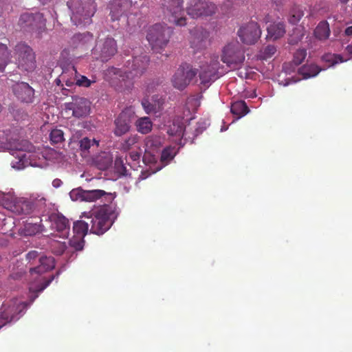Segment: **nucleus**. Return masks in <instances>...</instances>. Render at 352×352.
<instances>
[{"instance_id": "1", "label": "nucleus", "mask_w": 352, "mask_h": 352, "mask_svg": "<svg viewBox=\"0 0 352 352\" xmlns=\"http://www.w3.org/2000/svg\"><path fill=\"white\" fill-rule=\"evenodd\" d=\"M24 133L21 127L13 126L5 131H0V141L7 146L8 149L16 151L18 161L12 162V167L21 169L28 165H32L30 161L32 144L23 138Z\"/></svg>"}, {"instance_id": "2", "label": "nucleus", "mask_w": 352, "mask_h": 352, "mask_svg": "<svg viewBox=\"0 0 352 352\" xmlns=\"http://www.w3.org/2000/svg\"><path fill=\"white\" fill-rule=\"evenodd\" d=\"M46 198L38 194H32L30 199L24 198L13 199L10 195L0 196V205L16 214H29L34 211L45 212Z\"/></svg>"}, {"instance_id": "3", "label": "nucleus", "mask_w": 352, "mask_h": 352, "mask_svg": "<svg viewBox=\"0 0 352 352\" xmlns=\"http://www.w3.org/2000/svg\"><path fill=\"white\" fill-rule=\"evenodd\" d=\"M148 62L149 58L146 55L135 56L131 60L126 61L124 71L114 69V73L124 82L126 87H130L133 85V80L140 77L146 71Z\"/></svg>"}, {"instance_id": "4", "label": "nucleus", "mask_w": 352, "mask_h": 352, "mask_svg": "<svg viewBox=\"0 0 352 352\" xmlns=\"http://www.w3.org/2000/svg\"><path fill=\"white\" fill-rule=\"evenodd\" d=\"M115 218L114 208L111 205H103L88 217L91 225L90 232L97 235L103 234L111 227Z\"/></svg>"}, {"instance_id": "5", "label": "nucleus", "mask_w": 352, "mask_h": 352, "mask_svg": "<svg viewBox=\"0 0 352 352\" xmlns=\"http://www.w3.org/2000/svg\"><path fill=\"white\" fill-rule=\"evenodd\" d=\"M55 267L54 259L52 256H47L41 254L38 258V265L30 270V276L32 279L38 282V284L35 287L31 285L30 289L34 292H41L43 291L54 280V276H51L46 279L41 276V274L52 270Z\"/></svg>"}, {"instance_id": "6", "label": "nucleus", "mask_w": 352, "mask_h": 352, "mask_svg": "<svg viewBox=\"0 0 352 352\" xmlns=\"http://www.w3.org/2000/svg\"><path fill=\"white\" fill-rule=\"evenodd\" d=\"M173 30L166 25L156 23L147 32L146 39L153 50L164 48L169 42Z\"/></svg>"}, {"instance_id": "7", "label": "nucleus", "mask_w": 352, "mask_h": 352, "mask_svg": "<svg viewBox=\"0 0 352 352\" xmlns=\"http://www.w3.org/2000/svg\"><path fill=\"white\" fill-rule=\"evenodd\" d=\"M67 4L73 12L71 19L75 22L76 25H85L91 23V19L95 12V7L92 3L85 1L79 3L74 0H72Z\"/></svg>"}, {"instance_id": "8", "label": "nucleus", "mask_w": 352, "mask_h": 352, "mask_svg": "<svg viewBox=\"0 0 352 352\" xmlns=\"http://www.w3.org/2000/svg\"><path fill=\"white\" fill-rule=\"evenodd\" d=\"M19 25L24 31L39 36L46 30V19L41 12H25L21 15Z\"/></svg>"}, {"instance_id": "9", "label": "nucleus", "mask_w": 352, "mask_h": 352, "mask_svg": "<svg viewBox=\"0 0 352 352\" xmlns=\"http://www.w3.org/2000/svg\"><path fill=\"white\" fill-rule=\"evenodd\" d=\"M244 50L237 41H232L222 49L221 60L228 67H237L245 60Z\"/></svg>"}, {"instance_id": "10", "label": "nucleus", "mask_w": 352, "mask_h": 352, "mask_svg": "<svg viewBox=\"0 0 352 352\" xmlns=\"http://www.w3.org/2000/svg\"><path fill=\"white\" fill-rule=\"evenodd\" d=\"M182 3L183 0H162L164 14L169 23L177 26L186 25V19L183 16Z\"/></svg>"}, {"instance_id": "11", "label": "nucleus", "mask_w": 352, "mask_h": 352, "mask_svg": "<svg viewBox=\"0 0 352 352\" xmlns=\"http://www.w3.org/2000/svg\"><path fill=\"white\" fill-rule=\"evenodd\" d=\"M14 51L19 67L27 72L33 71L36 60L32 48L24 43H20L15 46Z\"/></svg>"}, {"instance_id": "12", "label": "nucleus", "mask_w": 352, "mask_h": 352, "mask_svg": "<svg viewBox=\"0 0 352 352\" xmlns=\"http://www.w3.org/2000/svg\"><path fill=\"white\" fill-rule=\"evenodd\" d=\"M117 43L114 38L106 37L97 41L93 49V54L97 59L107 62L117 52Z\"/></svg>"}, {"instance_id": "13", "label": "nucleus", "mask_w": 352, "mask_h": 352, "mask_svg": "<svg viewBox=\"0 0 352 352\" xmlns=\"http://www.w3.org/2000/svg\"><path fill=\"white\" fill-rule=\"evenodd\" d=\"M197 70L190 65L184 63L176 71L172 78V83L175 88L183 90L196 76Z\"/></svg>"}, {"instance_id": "14", "label": "nucleus", "mask_w": 352, "mask_h": 352, "mask_svg": "<svg viewBox=\"0 0 352 352\" xmlns=\"http://www.w3.org/2000/svg\"><path fill=\"white\" fill-rule=\"evenodd\" d=\"M216 10L215 4L206 0H192L186 8L188 14L194 19L212 16Z\"/></svg>"}, {"instance_id": "15", "label": "nucleus", "mask_w": 352, "mask_h": 352, "mask_svg": "<svg viewBox=\"0 0 352 352\" xmlns=\"http://www.w3.org/2000/svg\"><path fill=\"white\" fill-rule=\"evenodd\" d=\"M237 34L243 43L252 45L260 38L261 30L256 22L250 21L239 28Z\"/></svg>"}, {"instance_id": "16", "label": "nucleus", "mask_w": 352, "mask_h": 352, "mask_svg": "<svg viewBox=\"0 0 352 352\" xmlns=\"http://www.w3.org/2000/svg\"><path fill=\"white\" fill-rule=\"evenodd\" d=\"M133 113L129 111H122L114 120L113 134L121 137L127 133L131 127Z\"/></svg>"}, {"instance_id": "17", "label": "nucleus", "mask_w": 352, "mask_h": 352, "mask_svg": "<svg viewBox=\"0 0 352 352\" xmlns=\"http://www.w3.org/2000/svg\"><path fill=\"white\" fill-rule=\"evenodd\" d=\"M65 109L72 111L76 118H84L89 114L90 102L85 98H77L72 102L66 103Z\"/></svg>"}, {"instance_id": "18", "label": "nucleus", "mask_w": 352, "mask_h": 352, "mask_svg": "<svg viewBox=\"0 0 352 352\" xmlns=\"http://www.w3.org/2000/svg\"><path fill=\"white\" fill-rule=\"evenodd\" d=\"M71 197L73 199H80L85 201H96L104 196H110V193H107L103 190H85L81 188L73 190L70 192Z\"/></svg>"}, {"instance_id": "19", "label": "nucleus", "mask_w": 352, "mask_h": 352, "mask_svg": "<svg viewBox=\"0 0 352 352\" xmlns=\"http://www.w3.org/2000/svg\"><path fill=\"white\" fill-rule=\"evenodd\" d=\"M219 63L217 58L212 60L210 65H203L201 67L199 78L201 83L205 86H208L211 82L214 81L219 78L217 72L219 69Z\"/></svg>"}, {"instance_id": "20", "label": "nucleus", "mask_w": 352, "mask_h": 352, "mask_svg": "<svg viewBox=\"0 0 352 352\" xmlns=\"http://www.w3.org/2000/svg\"><path fill=\"white\" fill-rule=\"evenodd\" d=\"M24 305L12 301L9 305L3 304L1 309L0 319L4 321V324L19 319L17 315L22 311Z\"/></svg>"}, {"instance_id": "21", "label": "nucleus", "mask_w": 352, "mask_h": 352, "mask_svg": "<svg viewBox=\"0 0 352 352\" xmlns=\"http://www.w3.org/2000/svg\"><path fill=\"white\" fill-rule=\"evenodd\" d=\"M12 91L21 102L32 103L34 98V90L26 82H17L12 86Z\"/></svg>"}, {"instance_id": "22", "label": "nucleus", "mask_w": 352, "mask_h": 352, "mask_svg": "<svg viewBox=\"0 0 352 352\" xmlns=\"http://www.w3.org/2000/svg\"><path fill=\"white\" fill-rule=\"evenodd\" d=\"M190 47L195 51H199L206 47L208 32L202 28L197 27L190 31Z\"/></svg>"}, {"instance_id": "23", "label": "nucleus", "mask_w": 352, "mask_h": 352, "mask_svg": "<svg viewBox=\"0 0 352 352\" xmlns=\"http://www.w3.org/2000/svg\"><path fill=\"white\" fill-rule=\"evenodd\" d=\"M34 221L33 219L27 220L19 230V234L24 236H32L44 231L41 219Z\"/></svg>"}, {"instance_id": "24", "label": "nucleus", "mask_w": 352, "mask_h": 352, "mask_svg": "<svg viewBox=\"0 0 352 352\" xmlns=\"http://www.w3.org/2000/svg\"><path fill=\"white\" fill-rule=\"evenodd\" d=\"M50 219L52 223V226L58 232H61L63 238H67L69 234V220L63 215L58 214H53L50 217Z\"/></svg>"}, {"instance_id": "25", "label": "nucleus", "mask_w": 352, "mask_h": 352, "mask_svg": "<svg viewBox=\"0 0 352 352\" xmlns=\"http://www.w3.org/2000/svg\"><path fill=\"white\" fill-rule=\"evenodd\" d=\"M267 37L272 39L276 40L284 36L285 34V27L283 23L281 22H274L270 24L267 28Z\"/></svg>"}, {"instance_id": "26", "label": "nucleus", "mask_w": 352, "mask_h": 352, "mask_svg": "<svg viewBox=\"0 0 352 352\" xmlns=\"http://www.w3.org/2000/svg\"><path fill=\"white\" fill-rule=\"evenodd\" d=\"M184 124L179 120H173V123L168 126L167 133L170 137H174L176 140L181 141L184 133Z\"/></svg>"}, {"instance_id": "27", "label": "nucleus", "mask_w": 352, "mask_h": 352, "mask_svg": "<svg viewBox=\"0 0 352 352\" xmlns=\"http://www.w3.org/2000/svg\"><path fill=\"white\" fill-rule=\"evenodd\" d=\"M315 36L321 41L326 40L330 35L329 25L326 21H320L314 30Z\"/></svg>"}, {"instance_id": "28", "label": "nucleus", "mask_w": 352, "mask_h": 352, "mask_svg": "<svg viewBox=\"0 0 352 352\" xmlns=\"http://www.w3.org/2000/svg\"><path fill=\"white\" fill-rule=\"evenodd\" d=\"M320 69L315 64L305 65L298 69V72L304 78H309L316 76L320 72Z\"/></svg>"}, {"instance_id": "29", "label": "nucleus", "mask_w": 352, "mask_h": 352, "mask_svg": "<svg viewBox=\"0 0 352 352\" xmlns=\"http://www.w3.org/2000/svg\"><path fill=\"white\" fill-rule=\"evenodd\" d=\"M135 125L138 131L142 134L148 133L152 130L153 127V123L148 117L139 118L136 121Z\"/></svg>"}, {"instance_id": "30", "label": "nucleus", "mask_w": 352, "mask_h": 352, "mask_svg": "<svg viewBox=\"0 0 352 352\" xmlns=\"http://www.w3.org/2000/svg\"><path fill=\"white\" fill-rule=\"evenodd\" d=\"M248 111V107L244 101H236L232 104L231 112L232 114L237 116L238 118L244 116Z\"/></svg>"}, {"instance_id": "31", "label": "nucleus", "mask_w": 352, "mask_h": 352, "mask_svg": "<svg viewBox=\"0 0 352 352\" xmlns=\"http://www.w3.org/2000/svg\"><path fill=\"white\" fill-rule=\"evenodd\" d=\"M89 223L84 221H77L74 223L73 232L74 236L84 238L89 230Z\"/></svg>"}, {"instance_id": "32", "label": "nucleus", "mask_w": 352, "mask_h": 352, "mask_svg": "<svg viewBox=\"0 0 352 352\" xmlns=\"http://www.w3.org/2000/svg\"><path fill=\"white\" fill-rule=\"evenodd\" d=\"M92 39L93 35L87 32L83 34L78 33L74 34L71 38V42L75 47H76L80 43L85 45Z\"/></svg>"}, {"instance_id": "33", "label": "nucleus", "mask_w": 352, "mask_h": 352, "mask_svg": "<svg viewBox=\"0 0 352 352\" xmlns=\"http://www.w3.org/2000/svg\"><path fill=\"white\" fill-rule=\"evenodd\" d=\"M139 138L140 137L136 134L131 135L121 143L120 149L124 151H129L135 146L139 141Z\"/></svg>"}, {"instance_id": "34", "label": "nucleus", "mask_w": 352, "mask_h": 352, "mask_svg": "<svg viewBox=\"0 0 352 352\" xmlns=\"http://www.w3.org/2000/svg\"><path fill=\"white\" fill-rule=\"evenodd\" d=\"M163 143V140L160 136L157 135H150L146 139V146L152 150H156L159 148Z\"/></svg>"}, {"instance_id": "35", "label": "nucleus", "mask_w": 352, "mask_h": 352, "mask_svg": "<svg viewBox=\"0 0 352 352\" xmlns=\"http://www.w3.org/2000/svg\"><path fill=\"white\" fill-rule=\"evenodd\" d=\"M72 70L76 76V85L82 87H89L92 83L95 82L94 80L88 79L85 76L78 74L74 66L72 67Z\"/></svg>"}, {"instance_id": "36", "label": "nucleus", "mask_w": 352, "mask_h": 352, "mask_svg": "<svg viewBox=\"0 0 352 352\" xmlns=\"http://www.w3.org/2000/svg\"><path fill=\"white\" fill-rule=\"evenodd\" d=\"M9 52L6 45L0 43V72H3L8 64Z\"/></svg>"}, {"instance_id": "37", "label": "nucleus", "mask_w": 352, "mask_h": 352, "mask_svg": "<svg viewBox=\"0 0 352 352\" xmlns=\"http://www.w3.org/2000/svg\"><path fill=\"white\" fill-rule=\"evenodd\" d=\"M303 15L304 12L300 8H294L290 11L289 21L292 24H296Z\"/></svg>"}, {"instance_id": "38", "label": "nucleus", "mask_w": 352, "mask_h": 352, "mask_svg": "<svg viewBox=\"0 0 352 352\" xmlns=\"http://www.w3.org/2000/svg\"><path fill=\"white\" fill-rule=\"evenodd\" d=\"M142 105L146 113L159 112V104L155 105L153 102H151L148 98H143L142 100Z\"/></svg>"}, {"instance_id": "39", "label": "nucleus", "mask_w": 352, "mask_h": 352, "mask_svg": "<svg viewBox=\"0 0 352 352\" xmlns=\"http://www.w3.org/2000/svg\"><path fill=\"white\" fill-rule=\"evenodd\" d=\"M175 147H167L165 148L161 154V161L162 162H167L173 159L175 155Z\"/></svg>"}, {"instance_id": "40", "label": "nucleus", "mask_w": 352, "mask_h": 352, "mask_svg": "<svg viewBox=\"0 0 352 352\" xmlns=\"http://www.w3.org/2000/svg\"><path fill=\"white\" fill-rule=\"evenodd\" d=\"M50 245L52 251L57 255L63 254L67 248L65 242L52 241Z\"/></svg>"}, {"instance_id": "41", "label": "nucleus", "mask_w": 352, "mask_h": 352, "mask_svg": "<svg viewBox=\"0 0 352 352\" xmlns=\"http://www.w3.org/2000/svg\"><path fill=\"white\" fill-rule=\"evenodd\" d=\"M64 133L60 129H53L50 133V140L53 144H58L64 140Z\"/></svg>"}, {"instance_id": "42", "label": "nucleus", "mask_w": 352, "mask_h": 352, "mask_svg": "<svg viewBox=\"0 0 352 352\" xmlns=\"http://www.w3.org/2000/svg\"><path fill=\"white\" fill-rule=\"evenodd\" d=\"M307 56V51L305 49L298 50L294 54V58L292 62L295 65H300L305 60Z\"/></svg>"}, {"instance_id": "43", "label": "nucleus", "mask_w": 352, "mask_h": 352, "mask_svg": "<svg viewBox=\"0 0 352 352\" xmlns=\"http://www.w3.org/2000/svg\"><path fill=\"white\" fill-rule=\"evenodd\" d=\"M96 144L98 145V143L96 141V140H91L88 138H84L79 142V146L82 151H87L91 145Z\"/></svg>"}, {"instance_id": "44", "label": "nucleus", "mask_w": 352, "mask_h": 352, "mask_svg": "<svg viewBox=\"0 0 352 352\" xmlns=\"http://www.w3.org/2000/svg\"><path fill=\"white\" fill-rule=\"evenodd\" d=\"M70 245L76 250H82L84 247V238L77 237L74 235V237L69 241Z\"/></svg>"}, {"instance_id": "45", "label": "nucleus", "mask_w": 352, "mask_h": 352, "mask_svg": "<svg viewBox=\"0 0 352 352\" xmlns=\"http://www.w3.org/2000/svg\"><path fill=\"white\" fill-rule=\"evenodd\" d=\"M323 60L327 62H330L331 63V65H333L338 63L344 62V60L340 55L331 54L324 55L323 56Z\"/></svg>"}, {"instance_id": "46", "label": "nucleus", "mask_w": 352, "mask_h": 352, "mask_svg": "<svg viewBox=\"0 0 352 352\" xmlns=\"http://www.w3.org/2000/svg\"><path fill=\"white\" fill-rule=\"evenodd\" d=\"M276 52V48L274 45H269L266 46L263 51V58L264 59L272 57Z\"/></svg>"}, {"instance_id": "47", "label": "nucleus", "mask_w": 352, "mask_h": 352, "mask_svg": "<svg viewBox=\"0 0 352 352\" xmlns=\"http://www.w3.org/2000/svg\"><path fill=\"white\" fill-rule=\"evenodd\" d=\"M296 66L297 65H295L294 63L292 61V62L284 63L283 65V70L286 74H291L293 72H294L295 68H296Z\"/></svg>"}, {"instance_id": "48", "label": "nucleus", "mask_w": 352, "mask_h": 352, "mask_svg": "<svg viewBox=\"0 0 352 352\" xmlns=\"http://www.w3.org/2000/svg\"><path fill=\"white\" fill-rule=\"evenodd\" d=\"M41 254H39L37 251L36 250H32V251H30L27 254H26V259L30 262H32V264L34 263V261L38 258H39V256H41Z\"/></svg>"}, {"instance_id": "49", "label": "nucleus", "mask_w": 352, "mask_h": 352, "mask_svg": "<svg viewBox=\"0 0 352 352\" xmlns=\"http://www.w3.org/2000/svg\"><path fill=\"white\" fill-rule=\"evenodd\" d=\"M152 101L153 104L156 106L157 104H159V111H160L163 108V105L164 104V99L162 96L155 95L152 97Z\"/></svg>"}, {"instance_id": "50", "label": "nucleus", "mask_w": 352, "mask_h": 352, "mask_svg": "<svg viewBox=\"0 0 352 352\" xmlns=\"http://www.w3.org/2000/svg\"><path fill=\"white\" fill-rule=\"evenodd\" d=\"M60 78L63 80V82H65V85L68 87H71L73 85H76V78H67L66 74L65 73H63Z\"/></svg>"}, {"instance_id": "51", "label": "nucleus", "mask_w": 352, "mask_h": 352, "mask_svg": "<svg viewBox=\"0 0 352 352\" xmlns=\"http://www.w3.org/2000/svg\"><path fill=\"white\" fill-rule=\"evenodd\" d=\"M122 13H123V12H122V9L116 10L113 8H111V12H110L111 20L112 21L118 20L119 17L122 14Z\"/></svg>"}, {"instance_id": "52", "label": "nucleus", "mask_w": 352, "mask_h": 352, "mask_svg": "<svg viewBox=\"0 0 352 352\" xmlns=\"http://www.w3.org/2000/svg\"><path fill=\"white\" fill-rule=\"evenodd\" d=\"M129 157L134 162L138 161L140 158V153L138 151H132L129 153Z\"/></svg>"}, {"instance_id": "53", "label": "nucleus", "mask_w": 352, "mask_h": 352, "mask_svg": "<svg viewBox=\"0 0 352 352\" xmlns=\"http://www.w3.org/2000/svg\"><path fill=\"white\" fill-rule=\"evenodd\" d=\"M63 182L60 179H55L52 182V186L54 188H58L62 185Z\"/></svg>"}, {"instance_id": "54", "label": "nucleus", "mask_w": 352, "mask_h": 352, "mask_svg": "<svg viewBox=\"0 0 352 352\" xmlns=\"http://www.w3.org/2000/svg\"><path fill=\"white\" fill-rule=\"evenodd\" d=\"M344 33L347 36H351L352 35V25L346 28L345 29Z\"/></svg>"}, {"instance_id": "55", "label": "nucleus", "mask_w": 352, "mask_h": 352, "mask_svg": "<svg viewBox=\"0 0 352 352\" xmlns=\"http://www.w3.org/2000/svg\"><path fill=\"white\" fill-rule=\"evenodd\" d=\"M155 87L154 82H152L147 85L146 91L150 93L153 91V87Z\"/></svg>"}, {"instance_id": "56", "label": "nucleus", "mask_w": 352, "mask_h": 352, "mask_svg": "<svg viewBox=\"0 0 352 352\" xmlns=\"http://www.w3.org/2000/svg\"><path fill=\"white\" fill-rule=\"evenodd\" d=\"M346 51L349 54L352 55V45L347 46Z\"/></svg>"}, {"instance_id": "57", "label": "nucleus", "mask_w": 352, "mask_h": 352, "mask_svg": "<svg viewBox=\"0 0 352 352\" xmlns=\"http://www.w3.org/2000/svg\"><path fill=\"white\" fill-rule=\"evenodd\" d=\"M61 80H63L61 79V78H56V79L55 80V82H56V84L57 85H60Z\"/></svg>"}, {"instance_id": "58", "label": "nucleus", "mask_w": 352, "mask_h": 352, "mask_svg": "<svg viewBox=\"0 0 352 352\" xmlns=\"http://www.w3.org/2000/svg\"><path fill=\"white\" fill-rule=\"evenodd\" d=\"M43 4L47 3L50 0H39Z\"/></svg>"}, {"instance_id": "59", "label": "nucleus", "mask_w": 352, "mask_h": 352, "mask_svg": "<svg viewBox=\"0 0 352 352\" xmlns=\"http://www.w3.org/2000/svg\"><path fill=\"white\" fill-rule=\"evenodd\" d=\"M274 3L278 4L280 3L281 0H272Z\"/></svg>"}, {"instance_id": "60", "label": "nucleus", "mask_w": 352, "mask_h": 352, "mask_svg": "<svg viewBox=\"0 0 352 352\" xmlns=\"http://www.w3.org/2000/svg\"><path fill=\"white\" fill-rule=\"evenodd\" d=\"M2 110V106L0 104V112Z\"/></svg>"}, {"instance_id": "61", "label": "nucleus", "mask_w": 352, "mask_h": 352, "mask_svg": "<svg viewBox=\"0 0 352 352\" xmlns=\"http://www.w3.org/2000/svg\"><path fill=\"white\" fill-rule=\"evenodd\" d=\"M289 43L293 44V43H294V42L291 40V41H289Z\"/></svg>"}, {"instance_id": "62", "label": "nucleus", "mask_w": 352, "mask_h": 352, "mask_svg": "<svg viewBox=\"0 0 352 352\" xmlns=\"http://www.w3.org/2000/svg\"><path fill=\"white\" fill-rule=\"evenodd\" d=\"M2 326H0V328Z\"/></svg>"}]
</instances>
